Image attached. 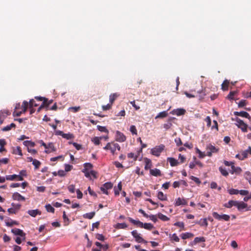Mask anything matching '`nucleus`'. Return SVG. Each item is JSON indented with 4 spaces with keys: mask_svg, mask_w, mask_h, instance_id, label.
I'll list each match as a JSON object with an SVG mask.
<instances>
[{
    "mask_svg": "<svg viewBox=\"0 0 251 251\" xmlns=\"http://www.w3.org/2000/svg\"><path fill=\"white\" fill-rule=\"evenodd\" d=\"M232 120H234L236 122V125L238 128H240L241 130L244 132H247L248 125L245 124L242 120L236 117L234 119H232Z\"/></svg>",
    "mask_w": 251,
    "mask_h": 251,
    "instance_id": "2",
    "label": "nucleus"
},
{
    "mask_svg": "<svg viewBox=\"0 0 251 251\" xmlns=\"http://www.w3.org/2000/svg\"><path fill=\"white\" fill-rule=\"evenodd\" d=\"M150 174L154 176H161L162 175L160 170L155 168L154 169L150 170Z\"/></svg>",
    "mask_w": 251,
    "mask_h": 251,
    "instance_id": "20",
    "label": "nucleus"
},
{
    "mask_svg": "<svg viewBox=\"0 0 251 251\" xmlns=\"http://www.w3.org/2000/svg\"><path fill=\"white\" fill-rule=\"evenodd\" d=\"M131 233L137 242L144 243L145 244L148 243L147 241L145 240L142 237L140 236V234L138 233L136 230H133Z\"/></svg>",
    "mask_w": 251,
    "mask_h": 251,
    "instance_id": "5",
    "label": "nucleus"
},
{
    "mask_svg": "<svg viewBox=\"0 0 251 251\" xmlns=\"http://www.w3.org/2000/svg\"><path fill=\"white\" fill-rule=\"evenodd\" d=\"M28 214L33 217H35L37 215H41V212L39 211L38 209L35 210H29L27 211Z\"/></svg>",
    "mask_w": 251,
    "mask_h": 251,
    "instance_id": "19",
    "label": "nucleus"
},
{
    "mask_svg": "<svg viewBox=\"0 0 251 251\" xmlns=\"http://www.w3.org/2000/svg\"><path fill=\"white\" fill-rule=\"evenodd\" d=\"M212 215L215 219L219 221H229L230 220V216L226 214L220 215L216 212H213Z\"/></svg>",
    "mask_w": 251,
    "mask_h": 251,
    "instance_id": "3",
    "label": "nucleus"
},
{
    "mask_svg": "<svg viewBox=\"0 0 251 251\" xmlns=\"http://www.w3.org/2000/svg\"><path fill=\"white\" fill-rule=\"evenodd\" d=\"M1 114L3 116V118L5 119L8 115L10 114V112L8 110H4L3 111L1 110L0 111V115Z\"/></svg>",
    "mask_w": 251,
    "mask_h": 251,
    "instance_id": "48",
    "label": "nucleus"
},
{
    "mask_svg": "<svg viewBox=\"0 0 251 251\" xmlns=\"http://www.w3.org/2000/svg\"><path fill=\"white\" fill-rule=\"evenodd\" d=\"M236 207L240 211H242L244 209H246V211H249L251 210V207H248V204L243 201H237Z\"/></svg>",
    "mask_w": 251,
    "mask_h": 251,
    "instance_id": "8",
    "label": "nucleus"
},
{
    "mask_svg": "<svg viewBox=\"0 0 251 251\" xmlns=\"http://www.w3.org/2000/svg\"><path fill=\"white\" fill-rule=\"evenodd\" d=\"M129 130L133 135H137V131L136 128L135 126H134V125L131 126L130 127Z\"/></svg>",
    "mask_w": 251,
    "mask_h": 251,
    "instance_id": "47",
    "label": "nucleus"
},
{
    "mask_svg": "<svg viewBox=\"0 0 251 251\" xmlns=\"http://www.w3.org/2000/svg\"><path fill=\"white\" fill-rule=\"evenodd\" d=\"M73 166L69 164H65V171L69 172L73 169Z\"/></svg>",
    "mask_w": 251,
    "mask_h": 251,
    "instance_id": "59",
    "label": "nucleus"
},
{
    "mask_svg": "<svg viewBox=\"0 0 251 251\" xmlns=\"http://www.w3.org/2000/svg\"><path fill=\"white\" fill-rule=\"evenodd\" d=\"M207 153L208 156H211L213 153H216L218 151L219 149L216 148L215 146L209 144L206 147Z\"/></svg>",
    "mask_w": 251,
    "mask_h": 251,
    "instance_id": "6",
    "label": "nucleus"
},
{
    "mask_svg": "<svg viewBox=\"0 0 251 251\" xmlns=\"http://www.w3.org/2000/svg\"><path fill=\"white\" fill-rule=\"evenodd\" d=\"M185 112L186 111L185 109L183 108H177L173 110L172 111V114L178 116L184 115L185 113Z\"/></svg>",
    "mask_w": 251,
    "mask_h": 251,
    "instance_id": "12",
    "label": "nucleus"
},
{
    "mask_svg": "<svg viewBox=\"0 0 251 251\" xmlns=\"http://www.w3.org/2000/svg\"><path fill=\"white\" fill-rule=\"evenodd\" d=\"M11 232L15 235H19L25 240V233L24 231L19 228H15L11 230Z\"/></svg>",
    "mask_w": 251,
    "mask_h": 251,
    "instance_id": "9",
    "label": "nucleus"
},
{
    "mask_svg": "<svg viewBox=\"0 0 251 251\" xmlns=\"http://www.w3.org/2000/svg\"><path fill=\"white\" fill-rule=\"evenodd\" d=\"M82 172L84 174L85 176L86 177L91 178V177H90V172H89V171L86 170V169H83L82 170Z\"/></svg>",
    "mask_w": 251,
    "mask_h": 251,
    "instance_id": "61",
    "label": "nucleus"
},
{
    "mask_svg": "<svg viewBox=\"0 0 251 251\" xmlns=\"http://www.w3.org/2000/svg\"><path fill=\"white\" fill-rule=\"evenodd\" d=\"M228 193L230 195H237L239 194V190L237 189L232 188L228 190Z\"/></svg>",
    "mask_w": 251,
    "mask_h": 251,
    "instance_id": "51",
    "label": "nucleus"
},
{
    "mask_svg": "<svg viewBox=\"0 0 251 251\" xmlns=\"http://www.w3.org/2000/svg\"><path fill=\"white\" fill-rule=\"evenodd\" d=\"M249 191L245 190H239V194L242 196H246L249 194Z\"/></svg>",
    "mask_w": 251,
    "mask_h": 251,
    "instance_id": "62",
    "label": "nucleus"
},
{
    "mask_svg": "<svg viewBox=\"0 0 251 251\" xmlns=\"http://www.w3.org/2000/svg\"><path fill=\"white\" fill-rule=\"evenodd\" d=\"M197 93L199 94V98L200 100L204 99V97L205 96V93L202 90L201 91H198Z\"/></svg>",
    "mask_w": 251,
    "mask_h": 251,
    "instance_id": "46",
    "label": "nucleus"
},
{
    "mask_svg": "<svg viewBox=\"0 0 251 251\" xmlns=\"http://www.w3.org/2000/svg\"><path fill=\"white\" fill-rule=\"evenodd\" d=\"M96 238L98 240L102 241H104L105 239L104 236L102 234H97L96 235Z\"/></svg>",
    "mask_w": 251,
    "mask_h": 251,
    "instance_id": "56",
    "label": "nucleus"
},
{
    "mask_svg": "<svg viewBox=\"0 0 251 251\" xmlns=\"http://www.w3.org/2000/svg\"><path fill=\"white\" fill-rule=\"evenodd\" d=\"M18 176L17 175H7L6 176L5 178L6 180H14L15 179L17 178V177Z\"/></svg>",
    "mask_w": 251,
    "mask_h": 251,
    "instance_id": "42",
    "label": "nucleus"
},
{
    "mask_svg": "<svg viewBox=\"0 0 251 251\" xmlns=\"http://www.w3.org/2000/svg\"><path fill=\"white\" fill-rule=\"evenodd\" d=\"M56 148H55L53 143H49L47 145V149L45 152L47 153H50L52 151H55Z\"/></svg>",
    "mask_w": 251,
    "mask_h": 251,
    "instance_id": "18",
    "label": "nucleus"
},
{
    "mask_svg": "<svg viewBox=\"0 0 251 251\" xmlns=\"http://www.w3.org/2000/svg\"><path fill=\"white\" fill-rule=\"evenodd\" d=\"M231 170L230 171V173L231 174H239L242 172V169L239 167H235L234 165H232V166L231 167Z\"/></svg>",
    "mask_w": 251,
    "mask_h": 251,
    "instance_id": "16",
    "label": "nucleus"
},
{
    "mask_svg": "<svg viewBox=\"0 0 251 251\" xmlns=\"http://www.w3.org/2000/svg\"><path fill=\"white\" fill-rule=\"evenodd\" d=\"M245 178L249 181L250 183H251V174L250 172H246L245 173Z\"/></svg>",
    "mask_w": 251,
    "mask_h": 251,
    "instance_id": "52",
    "label": "nucleus"
},
{
    "mask_svg": "<svg viewBox=\"0 0 251 251\" xmlns=\"http://www.w3.org/2000/svg\"><path fill=\"white\" fill-rule=\"evenodd\" d=\"M116 140L119 142H123L126 140V136L119 131H117L116 133Z\"/></svg>",
    "mask_w": 251,
    "mask_h": 251,
    "instance_id": "10",
    "label": "nucleus"
},
{
    "mask_svg": "<svg viewBox=\"0 0 251 251\" xmlns=\"http://www.w3.org/2000/svg\"><path fill=\"white\" fill-rule=\"evenodd\" d=\"M62 137L69 140V139H73L74 138V135L73 134L70 133H64L63 134Z\"/></svg>",
    "mask_w": 251,
    "mask_h": 251,
    "instance_id": "38",
    "label": "nucleus"
},
{
    "mask_svg": "<svg viewBox=\"0 0 251 251\" xmlns=\"http://www.w3.org/2000/svg\"><path fill=\"white\" fill-rule=\"evenodd\" d=\"M205 241V238L204 237H196L194 239V242L195 244H197L200 242H204Z\"/></svg>",
    "mask_w": 251,
    "mask_h": 251,
    "instance_id": "34",
    "label": "nucleus"
},
{
    "mask_svg": "<svg viewBox=\"0 0 251 251\" xmlns=\"http://www.w3.org/2000/svg\"><path fill=\"white\" fill-rule=\"evenodd\" d=\"M23 144L25 146L27 147V148H29V147H33L35 145V144L34 142H32L31 141H28V140L25 141L23 142Z\"/></svg>",
    "mask_w": 251,
    "mask_h": 251,
    "instance_id": "30",
    "label": "nucleus"
},
{
    "mask_svg": "<svg viewBox=\"0 0 251 251\" xmlns=\"http://www.w3.org/2000/svg\"><path fill=\"white\" fill-rule=\"evenodd\" d=\"M237 203V201L230 200V201H229L228 203L227 204H226L225 206L227 208H231L233 206L236 207Z\"/></svg>",
    "mask_w": 251,
    "mask_h": 251,
    "instance_id": "24",
    "label": "nucleus"
},
{
    "mask_svg": "<svg viewBox=\"0 0 251 251\" xmlns=\"http://www.w3.org/2000/svg\"><path fill=\"white\" fill-rule=\"evenodd\" d=\"M236 92L235 91H231L229 92V94L227 96V98L229 100H233L234 99V96L235 95Z\"/></svg>",
    "mask_w": 251,
    "mask_h": 251,
    "instance_id": "54",
    "label": "nucleus"
},
{
    "mask_svg": "<svg viewBox=\"0 0 251 251\" xmlns=\"http://www.w3.org/2000/svg\"><path fill=\"white\" fill-rule=\"evenodd\" d=\"M167 160L169 162L172 167L176 166L179 164L178 161L173 157H168Z\"/></svg>",
    "mask_w": 251,
    "mask_h": 251,
    "instance_id": "21",
    "label": "nucleus"
},
{
    "mask_svg": "<svg viewBox=\"0 0 251 251\" xmlns=\"http://www.w3.org/2000/svg\"><path fill=\"white\" fill-rule=\"evenodd\" d=\"M229 84V82L227 80H224L222 84V89L223 91H227L228 89Z\"/></svg>",
    "mask_w": 251,
    "mask_h": 251,
    "instance_id": "28",
    "label": "nucleus"
},
{
    "mask_svg": "<svg viewBox=\"0 0 251 251\" xmlns=\"http://www.w3.org/2000/svg\"><path fill=\"white\" fill-rule=\"evenodd\" d=\"M168 115V113L167 111H164L163 112H160L155 117V119L158 118H164L167 117Z\"/></svg>",
    "mask_w": 251,
    "mask_h": 251,
    "instance_id": "39",
    "label": "nucleus"
},
{
    "mask_svg": "<svg viewBox=\"0 0 251 251\" xmlns=\"http://www.w3.org/2000/svg\"><path fill=\"white\" fill-rule=\"evenodd\" d=\"M113 187V184L110 182H108L105 183L102 186L100 187V190L103 192V193L108 195V190L110 189Z\"/></svg>",
    "mask_w": 251,
    "mask_h": 251,
    "instance_id": "7",
    "label": "nucleus"
},
{
    "mask_svg": "<svg viewBox=\"0 0 251 251\" xmlns=\"http://www.w3.org/2000/svg\"><path fill=\"white\" fill-rule=\"evenodd\" d=\"M5 224L6 226L11 227L14 225H18L19 224L18 222L16 221H13L11 219H8V221L5 220Z\"/></svg>",
    "mask_w": 251,
    "mask_h": 251,
    "instance_id": "22",
    "label": "nucleus"
},
{
    "mask_svg": "<svg viewBox=\"0 0 251 251\" xmlns=\"http://www.w3.org/2000/svg\"><path fill=\"white\" fill-rule=\"evenodd\" d=\"M196 152L199 154V157L200 158H204L206 154H204L203 152L201 151L199 149H196Z\"/></svg>",
    "mask_w": 251,
    "mask_h": 251,
    "instance_id": "50",
    "label": "nucleus"
},
{
    "mask_svg": "<svg viewBox=\"0 0 251 251\" xmlns=\"http://www.w3.org/2000/svg\"><path fill=\"white\" fill-rule=\"evenodd\" d=\"M105 150H110L111 152L114 154L115 151V147H114V143H108L105 147L103 148Z\"/></svg>",
    "mask_w": 251,
    "mask_h": 251,
    "instance_id": "15",
    "label": "nucleus"
},
{
    "mask_svg": "<svg viewBox=\"0 0 251 251\" xmlns=\"http://www.w3.org/2000/svg\"><path fill=\"white\" fill-rule=\"evenodd\" d=\"M28 106V103L27 101L24 100L23 102V104L21 106V108H22V112L23 113H25L27 109Z\"/></svg>",
    "mask_w": 251,
    "mask_h": 251,
    "instance_id": "29",
    "label": "nucleus"
},
{
    "mask_svg": "<svg viewBox=\"0 0 251 251\" xmlns=\"http://www.w3.org/2000/svg\"><path fill=\"white\" fill-rule=\"evenodd\" d=\"M184 94L187 97L189 98H193L197 96V95L195 94H190L187 92H184Z\"/></svg>",
    "mask_w": 251,
    "mask_h": 251,
    "instance_id": "58",
    "label": "nucleus"
},
{
    "mask_svg": "<svg viewBox=\"0 0 251 251\" xmlns=\"http://www.w3.org/2000/svg\"><path fill=\"white\" fill-rule=\"evenodd\" d=\"M172 240H174L175 242H179V238L177 236L176 234L174 233L172 235Z\"/></svg>",
    "mask_w": 251,
    "mask_h": 251,
    "instance_id": "64",
    "label": "nucleus"
},
{
    "mask_svg": "<svg viewBox=\"0 0 251 251\" xmlns=\"http://www.w3.org/2000/svg\"><path fill=\"white\" fill-rule=\"evenodd\" d=\"M187 201L185 199L178 198L176 200L175 205L176 206H178L181 205H187Z\"/></svg>",
    "mask_w": 251,
    "mask_h": 251,
    "instance_id": "13",
    "label": "nucleus"
},
{
    "mask_svg": "<svg viewBox=\"0 0 251 251\" xmlns=\"http://www.w3.org/2000/svg\"><path fill=\"white\" fill-rule=\"evenodd\" d=\"M247 104V102L246 100H242L239 101L238 103V107H243V106H245Z\"/></svg>",
    "mask_w": 251,
    "mask_h": 251,
    "instance_id": "57",
    "label": "nucleus"
},
{
    "mask_svg": "<svg viewBox=\"0 0 251 251\" xmlns=\"http://www.w3.org/2000/svg\"><path fill=\"white\" fill-rule=\"evenodd\" d=\"M219 171L220 173L222 174V175L225 176H227L228 175V173L226 171V170L225 168H222V167H220L219 168Z\"/></svg>",
    "mask_w": 251,
    "mask_h": 251,
    "instance_id": "41",
    "label": "nucleus"
},
{
    "mask_svg": "<svg viewBox=\"0 0 251 251\" xmlns=\"http://www.w3.org/2000/svg\"><path fill=\"white\" fill-rule=\"evenodd\" d=\"M157 197L160 200L162 201H166L167 200V196L164 195L163 193L161 191L158 192Z\"/></svg>",
    "mask_w": 251,
    "mask_h": 251,
    "instance_id": "26",
    "label": "nucleus"
},
{
    "mask_svg": "<svg viewBox=\"0 0 251 251\" xmlns=\"http://www.w3.org/2000/svg\"><path fill=\"white\" fill-rule=\"evenodd\" d=\"M84 168L83 169H86V170L89 171V170L92 168L93 165L90 163H85L84 164Z\"/></svg>",
    "mask_w": 251,
    "mask_h": 251,
    "instance_id": "49",
    "label": "nucleus"
},
{
    "mask_svg": "<svg viewBox=\"0 0 251 251\" xmlns=\"http://www.w3.org/2000/svg\"><path fill=\"white\" fill-rule=\"evenodd\" d=\"M150 219L153 221L154 223H156L157 221V218L156 215H149V217Z\"/></svg>",
    "mask_w": 251,
    "mask_h": 251,
    "instance_id": "60",
    "label": "nucleus"
},
{
    "mask_svg": "<svg viewBox=\"0 0 251 251\" xmlns=\"http://www.w3.org/2000/svg\"><path fill=\"white\" fill-rule=\"evenodd\" d=\"M171 119L170 118L168 121H167V123H165L163 125V127L167 130V129H170L171 126H172V124L171 123Z\"/></svg>",
    "mask_w": 251,
    "mask_h": 251,
    "instance_id": "32",
    "label": "nucleus"
},
{
    "mask_svg": "<svg viewBox=\"0 0 251 251\" xmlns=\"http://www.w3.org/2000/svg\"><path fill=\"white\" fill-rule=\"evenodd\" d=\"M241 156L242 157L240 158V160H244L245 158H247V157H248L247 151H243V152H242V153L241 154Z\"/></svg>",
    "mask_w": 251,
    "mask_h": 251,
    "instance_id": "55",
    "label": "nucleus"
},
{
    "mask_svg": "<svg viewBox=\"0 0 251 251\" xmlns=\"http://www.w3.org/2000/svg\"><path fill=\"white\" fill-rule=\"evenodd\" d=\"M129 221L134 224V225H136L138 227L141 228H144L145 229L151 230L152 228H153V226L151 223H145L143 224L142 222L140 221L135 220L130 217H128V218Z\"/></svg>",
    "mask_w": 251,
    "mask_h": 251,
    "instance_id": "1",
    "label": "nucleus"
},
{
    "mask_svg": "<svg viewBox=\"0 0 251 251\" xmlns=\"http://www.w3.org/2000/svg\"><path fill=\"white\" fill-rule=\"evenodd\" d=\"M45 208L47 212L53 213L54 212V208L50 204L45 205Z\"/></svg>",
    "mask_w": 251,
    "mask_h": 251,
    "instance_id": "33",
    "label": "nucleus"
},
{
    "mask_svg": "<svg viewBox=\"0 0 251 251\" xmlns=\"http://www.w3.org/2000/svg\"><path fill=\"white\" fill-rule=\"evenodd\" d=\"M145 169L147 170L149 169H151V160L150 159H148V158H145Z\"/></svg>",
    "mask_w": 251,
    "mask_h": 251,
    "instance_id": "27",
    "label": "nucleus"
},
{
    "mask_svg": "<svg viewBox=\"0 0 251 251\" xmlns=\"http://www.w3.org/2000/svg\"><path fill=\"white\" fill-rule=\"evenodd\" d=\"M97 129L101 131V132H105L106 133H108V130H107V129L106 128L105 126H97Z\"/></svg>",
    "mask_w": 251,
    "mask_h": 251,
    "instance_id": "44",
    "label": "nucleus"
},
{
    "mask_svg": "<svg viewBox=\"0 0 251 251\" xmlns=\"http://www.w3.org/2000/svg\"><path fill=\"white\" fill-rule=\"evenodd\" d=\"M157 215L158 218L163 221H168L170 220V219L168 217L161 213H159Z\"/></svg>",
    "mask_w": 251,
    "mask_h": 251,
    "instance_id": "35",
    "label": "nucleus"
},
{
    "mask_svg": "<svg viewBox=\"0 0 251 251\" xmlns=\"http://www.w3.org/2000/svg\"><path fill=\"white\" fill-rule=\"evenodd\" d=\"M122 183L120 182L118 184V188H114V193L116 196L119 195V192L122 190Z\"/></svg>",
    "mask_w": 251,
    "mask_h": 251,
    "instance_id": "36",
    "label": "nucleus"
},
{
    "mask_svg": "<svg viewBox=\"0 0 251 251\" xmlns=\"http://www.w3.org/2000/svg\"><path fill=\"white\" fill-rule=\"evenodd\" d=\"M32 164L35 166V169H37L39 168L41 162L38 160L34 159L32 162Z\"/></svg>",
    "mask_w": 251,
    "mask_h": 251,
    "instance_id": "45",
    "label": "nucleus"
},
{
    "mask_svg": "<svg viewBox=\"0 0 251 251\" xmlns=\"http://www.w3.org/2000/svg\"><path fill=\"white\" fill-rule=\"evenodd\" d=\"M34 102V100L33 99H31L29 102L28 105L30 108V114H32L34 113L35 110L33 108V106L36 107L39 104H33Z\"/></svg>",
    "mask_w": 251,
    "mask_h": 251,
    "instance_id": "17",
    "label": "nucleus"
},
{
    "mask_svg": "<svg viewBox=\"0 0 251 251\" xmlns=\"http://www.w3.org/2000/svg\"><path fill=\"white\" fill-rule=\"evenodd\" d=\"M127 227V225L124 223H118L117 224L116 227L118 229H125Z\"/></svg>",
    "mask_w": 251,
    "mask_h": 251,
    "instance_id": "40",
    "label": "nucleus"
},
{
    "mask_svg": "<svg viewBox=\"0 0 251 251\" xmlns=\"http://www.w3.org/2000/svg\"><path fill=\"white\" fill-rule=\"evenodd\" d=\"M118 96L119 95H118L117 93L111 94L109 96V101L110 103L112 104Z\"/></svg>",
    "mask_w": 251,
    "mask_h": 251,
    "instance_id": "31",
    "label": "nucleus"
},
{
    "mask_svg": "<svg viewBox=\"0 0 251 251\" xmlns=\"http://www.w3.org/2000/svg\"><path fill=\"white\" fill-rule=\"evenodd\" d=\"M102 137H95L92 139V141L96 145H99L100 144V140Z\"/></svg>",
    "mask_w": 251,
    "mask_h": 251,
    "instance_id": "43",
    "label": "nucleus"
},
{
    "mask_svg": "<svg viewBox=\"0 0 251 251\" xmlns=\"http://www.w3.org/2000/svg\"><path fill=\"white\" fill-rule=\"evenodd\" d=\"M12 199L14 200H16L18 201H25V198L22 196L18 192H15L13 193L12 195Z\"/></svg>",
    "mask_w": 251,
    "mask_h": 251,
    "instance_id": "14",
    "label": "nucleus"
},
{
    "mask_svg": "<svg viewBox=\"0 0 251 251\" xmlns=\"http://www.w3.org/2000/svg\"><path fill=\"white\" fill-rule=\"evenodd\" d=\"M164 148L165 146L162 144L156 146L151 150V153L153 155L159 156L162 151L164 150Z\"/></svg>",
    "mask_w": 251,
    "mask_h": 251,
    "instance_id": "4",
    "label": "nucleus"
},
{
    "mask_svg": "<svg viewBox=\"0 0 251 251\" xmlns=\"http://www.w3.org/2000/svg\"><path fill=\"white\" fill-rule=\"evenodd\" d=\"M12 153L14 154H18L21 156L23 155L21 148L20 147L18 146L15 148H13Z\"/></svg>",
    "mask_w": 251,
    "mask_h": 251,
    "instance_id": "23",
    "label": "nucleus"
},
{
    "mask_svg": "<svg viewBox=\"0 0 251 251\" xmlns=\"http://www.w3.org/2000/svg\"><path fill=\"white\" fill-rule=\"evenodd\" d=\"M194 236V235L190 232H185L184 233H182L181 235V237L183 239H186L188 238H190L193 237Z\"/></svg>",
    "mask_w": 251,
    "mask_h": 251,
    "instance_id": "25",
    "label": "nucleus"
},
{
    "mask_svg": "<svg viewBox=\"0 0 251 251\" xmlns=\"http://www.w3.org/2000/svg\"><path fill=\"white\" fill-rule=\"evenodd\" d=\"M80 109V106H75L69 108V110L75 113L78 111Z\"/></svg>",
    "mask_w": 251,
    "mask_h": 251,
    "instance_id": "53",
    "label": "nucleus"
},
{
    "mask_svg": "<svg viewBox=\"0 0 251 251\" xmlns=\"http://www.w3.org/2000/svg\"><path fill=\"white\" fill-rule=\"evenodd\" d=\"M234 115H236V116H241V117L246 118L249 119L250 120L251 119V117L250 116L248 112H245V111H240V112L235 111V112H234Z\"/></svg>",
    "mask_w": 251,
    "mask_h": 251,
    "instance_id": "11",
    "label": "nucleus"
},
{
    "mask_svg": "<svg viewBox=\"0 0 251 251\" xmlns=\"http://www.w3.org/2000/svg\"><path fill=\"white\" fill-rule=\"evenodd\" d=\"M68 190L72 193L75 192V187L74 185H70L68 187Z\"/></svg>",
    "mask_w": 251,
    "mask_h": 251,
    "instance_id": "63",
    "label": "nucleus"
},
{
    "mask_svg": "<svg viewBox=\"0 0 251 251\" xmlns=\"http://www.w3.org/2000/svg\"><path fill=\"white\" fill-rule=\"evenodd\" d=\"M95 215V212H90L88 213H86L83 215L84 218H87L88 219H92Z\"/></svg>",
    "mask_w": 251,
    "mask_h": 251,
    "instance_id": "37",
    "label": "nucleus"
}]
</instances>
